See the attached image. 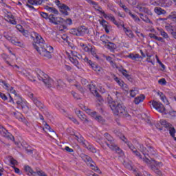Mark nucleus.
I'll return each mask as SVG.
<instances>
[{"label": "nucleus", "mask_w": 176, "mask_h": 176, "mask_svg": "<svg viewBox=\"0 0 176 176\" xmlns=\"http://www.w3.org/2000/svg\"><path fill=\"white\" fill-rule=\"evenodd\" d=\"M160 85H162L163 86H165V85H166L167 81H166V79L164 78H161L158 81Z\"/></svg>", "instance_id": "52"}, {"label": "nucleus", "mask_w": 176, "mask_h": 176, "mask_svg": "<svg viewBox=\"0 0 176 176\" xmlns=\"http://www.w3.org/2000/svg\"><path fill=\"white\" fill-rule=\"evenodd\" d=\"M165 3L166 6H171V5H173V1L170 0H166Z\"/></svg>", "instance_id": "61"}, {"label": "nucleus", "mask_w": 176, "mask_h": 176, "mask_svg": "<svg viewBox=\"0 0 176 176\" xmlns=\"http://www.w3.org/2000/svg\"><path fill=\"white\" fill-rule=\"evenodd\" d=\"M40 16H41V17H43V19H49V14H47V13L46 12H40Z\"/></svg>", "instance_id": "51"}, {"label": "nucleus", "mask_w": 176, "mask_h": 176, "mask_svg": "<svg viewBox=\"0 0 176 176\" xmlns=\"http://www.w3.org/2000/svg\"><path fill=\"white\" fill-rule=\"evenodd\" d=\"M4 19L10 24H16V20H14V16L12 14L11 12H8L4 16Z\"/></svg>", "instance_id": "15"}, {"label": "nucleus", "mask_w": 176, "mask_h": 176, "mask_svg": "<svg viewBox=\"0 0 176 176\" xmlns=\"http://www.w3.org/2000/svg\"><path fill=\"white\" fill-rule=\"evenodd\" d=\"M10 163L12 165V167H14V166H17L18 164L17 161L13 158H10Z\"/></svg>", "instance_id": "49"}, {"label": "nucleus", "mask_w": 176, "mask_h": 176, "mask_svg": "<svg viewBox=\"0 0 176 176\" xmlns=\"http://www.w3.org/2000/svg\"><path fill=\"white\" fill-rule=\"evenodd\" d=\"M102 13V16H103V17H104V19H106V20H110V21H112V23H113V24H115L116 25H118V22H116V20H115V16H112V14H105V12H101Z\"/></svg>", "instance_id": "19"}, {"label": "nucleus", "mask_w": 176, "mask_h": 176, "mask_svg": "<svg viewBox=\"0 0 176 176\" xmlns=\"http://www.w3.org/2000/svg\"><path fill=\"white\" fill-rule=\"evenodd\" d=\"M72 94L73 97L74 98H76V100H78L79 98V95H78V94H76V92L72 91Z\"/></svg>", "instance_id": "57"}, {"label": "nucleus", "mask_w": 176, "mask_h": 176, "mask_svg": "<svg viewBox=\"0 0 176 176\" xmlns=\"http://www.w3.org/2000/svg\"><path fill=\"white\" fill-rule=\"evenodd\" d=\"M120 8H122V9L124 10V12H126V13H129L130 14V16H131V17H133V19H134L135 21H140V18H138L135 15L131 14V12H130V10L126 6H124V4H123V3H122V1H120Z\"/></svg>", "instance_id": "14"}, {"label": "nucleus", "mask_w": 176, "mask_h": 176, "mask_svg": "<svg viewBox=\"0 0 176 176\" xmlns=\"http://www.w3.org/2000/svg\"><path fill=\"white\" fill-rule=\"evenodd\" d=\"M157 30L160 32V34L162 35V36H163V38H168V34H167V33H166V32H164L162 29L157 28Z\"/></svg>", "instance_id": "44"}, {"label": "nucleus", "mask_w": 176, "mask_h": 176, "mask_svg": "<svg viewBox=\"0 0 176 176\" xmlns=\"http://www.w3.org/2000/svg\"><path fill=\"white\" fill-rule=\"evenodd\" d=\"M144 100H145V96L140 95L135 98L134 102L135 104H140V102H142V101H144Z\"/></svg>", "instance_id": "34"}, {"label": "nucleus", "mask_w": 176, "mask_h": 176, "mask_svg": "<svg viewBox=\"0 0 176 176\" xmlns=\"http://www.w3.org/2000/svg\"><path fill=\"white\" fill-rule=\"evenodd\" d=\"M114 80L119 85V86H120V87H122L125 91H129L127 85L124 84L123 80L119 79L118 77H115Z\"/></svg>", "instance_id": "22"}, {"label": "nucleus", "mask_w": 176, "mask_h": 176, "mask_svg": "<svg viewBox=\"0 0 176 176\" xmlns=\"http://www.w3.org/2000/svg\"><path fill=\"white\" fill-rule=\"evenodd\" d=\"M137 94H138V90L134 89H131L130 91L131 97H135V96H137Z\"/></svg>", "instance_id": "45"}, {"label": "nucleus", "mask_w": 176, "mask_h": 176, "mask_svg": "<svg viewBox=\"0 0 176 176\" xmlns=\"http://www.w3.org/2000/svg\"><path fill=\"white\" fill-rule=\"evenodd\" d=\"M154 12L155 13H156V14H158V15L164 14V13H166V11L164 10L159 7H156L154 10Z\"/></svg>", "instance_id": "37"}, {"label": "nucleus", "mask_w": 176, "mask_h": 176, "mask_svg": "<svg viewBox=\"0 0 176 176\" xmlns=\"http://www.w3.org/2000/svg\"><path fill=\"white\" fill-rule=\"evenodd\" d=\"M43 1L44 0H27V6H28L29 8H33L30 5H41L42 4V2H43Z\"/></svg>", "instance_id": "26"}, {"label": "nucleus", "mask_w": 176, "mask_h": 176, "mask_svg": "<svg viewBox=\"0 0 176 176\" xmlns=\"http://www.w3.org/2000/svg\"><path fill=\"white\" fill-rule=\"evenodd\" d=\"M87 2H89V3H92V5H94V8L95 9H96L97 10H100V7H98V6L97 5V3H96L94 1H92L91 0H86Z\"/></svg>", "instance_id": "47"}, {"label": "nucleus", "mask_w": 176, "mask_h": 176, "mask_svg": "<svg viewBox=\"0 0 176 176\" xmlns=\"http://www.w3.org/2000/svg\"><path fill=\"white\" fill-rule=\"evenodd\" d=\"M62 39H63V41H65V42H68V36H67V34H63L61 36Z\"/></svg>", "instance_id": "58"}, {"label": "nucleus", "mask_w": 176, "mask_h": 176, "mask_svg": "<svg viewBox=\"0 0 176 176\" xmlns=\"http://www.w3.org/2000/svg\"><path fill=\"white\" fill-rule=\"evenodd\" d=\"M169 133L171 135V137H173L175 140V141H176V138L174 136L175 134V129H174V127H173V126L170 124V127L169 128Z\"/></svg>", "instance_id": "40"}, {"label": "nucleus", "mask_w": 176, "mask_h": 176, "mask_svg": "<svg viewBox=\"0 0 176 176\" xmlns=\"http://www.w3.org/2000/svg\"><path fill=\"white\" fill-rule=\"evenodd\" d=\"M108 37L105 35L100 36V41L102 42L103 45L105 46L108 43Z\"/></svg>", "instance_id": "41"}, {"label": "nucleus", "mask_w": 176, "mask_h": 176, "mask_svg": "<svg viewBox=\"0 0 176 176\" xmlns=\"http://www.w3.org/2000/svg\"><path fill=\"white\" fill-rule=\"evenodd\" d=\"M138 9L140 12H143L144 13H146L149 16H152V12L149 10L148 8H145L144 5L140 4L138 6Z\"/></svg>", "instance_id": "24"}, {"label": "nucleus", "mask_w": 176, "mask_h": 176, "mask_svg": "<svg viewBox=\"0 0 176 176\" xmlns=\"http://www.w3.org/2000/svg\"><path fill=\"white\" fill-rule=\"evenodd\" d=\"M69 32L72 35H74V36H83L89 32V30L85 26H79L77 28L71 29Z\"/></svg>", "instance_id": "6"}, {"label": "nucleus", "mask_w": 176, "mask_h": 176, "mask_svg": "<svg viewBox=\"0 0 176 176\" xmlns=\"http://www.w3.org/2000/svg\"><path fill=\"white\" fill-rule=\"evenodd\" d=\"M76 56H78V53H76L75 51H71V53L69 54V59L72 64H74L77 68H79V62L78 61V59H76Z\"/></svg>", "instance_id": "10"}, {"label": "nucleus", "mask_w": 176, "mask_h": 176, "mask_svg": "<svg viewBox=\"0 0 176 176\" xmlns=\"http://www.w3.org/2000/svg\"><path fill=\"white\" fill-rule=\"evenodd\" d=\"M29 97H30L32 100H33L34 103L38 107V108H39L40 109H42V108H43V104H42L41 101H39L36 98H35V96H34V94H30Z\"/></svg>", "instance_id": "21"}, {"label": "nucleus", "mask_w": 176, "mask_h": 176, "mask_svg": "<svg viewBox=\"0 0 176 176\" xmlns=\"http://www.w3.org/2000/svg\"><path fill=\"white\" fill-rule=\"evenodd\" d=\"M16 30H18L19 32H21L25 36H28V31L24 30V28H23V26L21 25H16Z\"/></svg>", "instance_id": "33"}, {"label": "nucleus", "mask_w": 176, "mask_h": 176, "mask_svg": "<svg viewBox=\"0 0 176 176\" xmlns=\"http://www.w3.org/2000/svg\"><path fill=\"white\" fill-rule=\"evenodd\" d=\"M91 93L94 94V96H96V97H98V92H97V89L96 88V86H94L93 84L89 85L88 88Z\"/></svg>", "instance_id": "30"}, {"label": "nucleus", "mask_w": 176, "mask_h": 176, "mask_svg": "<svg viewBox=\"0 0 176 176\" xmlns=\"http://www.w3.org/2000/svg\"><path fill=\"white\" fill-rule=\"evenodd\" d=\"M17 71L21 72L24 76L28 78L32 82H35L37 76L38 80H43L47 87H50V86L53 85V80L49 78L46 74L43 73V72L39 69H36L34 72H32V73H28L27 72V70L22 69H19Z\"/></svg>", "instance_id": "2"}, {"label": "nucleus", "mask_w": 176, "mask_h": 176, "mask_svg": "<svg viewBox=\"0 0 176 176\" xmlns=\"http://www.w3.org/2000/svg\"><path fill=\"white\" fill-rule=\"evenodd\" d=\"M80 108H81V109H82V111H85L86 113H87L92 118H94V119H96V120H97L98 122H100V123L104 122L102 117H101L100 116H97V113H96V111H91L90 109H88L87 107H86L83 104L80 105Z\"/></svg>", "instance_id": "8"}, {"label": "nucleus", "mask_w": 176, "mask_h": 176, "mask_svg": "<svg viewBox=\"0 0 176 176\" xmlns=\"http://www.w3.org/2000/svg\"><path fill=\"white\" fill-rule=\"evenodd\" d=\"M140 148L143 155H144V156L146 153H151V155H155L153 148L152 147H148V148H146L144 147V146H142Z\"/></svg>", "instance_id": "25"}, {"label": "nucleus", "mask_w": 176, "mask_h": 176, "mask_svg": "<svg viewBox=\"0 0 176 176\" xmlns=\"http://www.w3.org/2000/svg\"><path fill=\"white\" fill-rule=\"evenodd\" d=\"M0 98H1L2 100H3L4 101H6V100H8V97H6V96L1 92H0Z\"/></svg>", "instance_id": "55"}, {"label": "nucleus", "mask_w": 176, "mask_h": 176, "mask_svg": "<svg viewBox=\"0 0 176 176\" xmlns=\"http://www.w3.org/2000/svg\"><path fill=\"white\" fill-rule=\"evenodd\" d=\"M118 71L122 74L125 78H127V79L130 78V75L127 74V71L126 69H123L122 67H120L118 69Z\"/></svg>", "instance_id": "38"}, {"label": "nucleus", "mask_w": 176, "mask_h": 176, "mask_svg": "<svg viewBox=\"0 0 176 176\" xmlns=\"http://www.w3.org/2000/svg\"><path fill=\"white\" fill-rule=\"evenodd\" d=\"M14 168V170L16 174H20V169L19 168H16L15 166H12Z\"/></svg>", "instance_id": "63"}, {"label": "nucleus", "mask_w": 176, "mask_h": 176, "mask_svg": "<svg viewBox=\"0 0 176 176\" xmlns=\"http://www.w3.org/2000/svg\"><path fill=\"white\" fill-rule=\"evenodd\" d=\"M14 98L19 108H21L25 113H28L30 111V107H28L25 100L23 99L21 97L17 95H14Z\"/></svg>", "instance_id": "4"}, {"label": "nucleus", "mask_w": 176, "mask_h": 176, "mask_svg": "<svg viewBox=\"0 0 176 176\" xmlns=\"http://www.w3.org/2000/svg\"><path fill=\"white\" fill-rule=\"evenodd\" d=\"M161 124L162 126H164L165 127H168V124L167 123V122H166V120H161Z\"/></svg>", "instance_id": "59"}, {"label": "nucleus", "mask_w": 176, "mask_h": 176, "mask_svg": "<svg viewBox=\"0 0 176 176\" xmlns=\"http://www.w3.org/2000/svg\"><path fill=\"white\" fill-rule=\"evenodd\" d=\"M121 27H122L123 31L125 35L128 36V38H134V33H133V31H131V30H130L129 28H126V26H124V24L121 25Z\"/></svg>", "instance_id": "17"}, {"label": "nucleus", "mask_w": 176, "mask_h": 176, "mask_svg": "<svg viewBox=\"0 0 176 176\" xmlns=\"http://www.w3.org/2000/svg\"><path fill=\"white\" fill-rule=\"evenodd\" d=\"M1 83L6 90H8L10 93L14 94V96H17V94H16V90H14L13 87H10L9 84L5 82L4 81H1Z\"/></svg>", "instance_id": "18"}, {"label": "nucleus", "mask_w": 176, "mask_h": 176, "mask_svg": "<svg viewBox=\"0 0 176 176\" xmlns=\"http://www.w3.org/2000/svg\"><path fill=\"white\" fill-rule=\"evenodd\" d=\"M76 113L77 116L79 118V119H80V120H82V122H83V123H85V124L89 123V120L87 119V117H86V115L82 113L80 110L76 109Z\"/></svg>", "instance_id": "16"}, {"label": "nucleus", "mask_w": 176, "mask_h": 176, "mask_svg": "<svg viewBox=\"0 0 176 176\" xmlns=\"http://www.w3.org/2000/svg\"><path fill=\"white\" fill-rule=\"evenodd\" d=\"M107 145L111 149L112 151H115V152H117V153H120L122 152V150L119 148L116 145H115V143L112 142V139L108 140L107 142H106Z\"/></svg>", "instance_id": "13"}, {"label": "nucleus", "mask_w": 176, "mask_h": 176, "mask_svg": "<svg viewBox=\"0 0 176 176\" xmlns=\"http://www.w3.org/2000/svg\"><path fill=\"white\" fill-rule=\"evenodd\" d=\"M89 53H91L94 57L98 58V57H97V53L96 52V50L94 48L92 47L91 51H89Z\"/></svg>", "instance_id": "50"}, {"label": "nucleus", "mask_w": 176, "mask_h": 176, "mask_svg": "<svg viewBox=\"0 0 176 176\" xmlns=\"http://www.w3.org/2000/svg\"><path fill=\"white\" fill-rule=\"evenodd\" d=\"M104 46L105 47H107V49H109V50H111V52H113L116 49V45L109 41Z\"/></svg>", "instance_id": "31"}, {"label": "nucleus", "mask_w": 176, "mask_h": 176, "mask_svg": "<svg viewBox=\"0 0 176 176\" xmlns=\"http://www.w3.org/2000/svg\"><path fill=\"white\" fill-rule=\"evenodd\" d=\"M150 3L153 6H162L163 5L162 0H151Z\"/></svg>", "instance_id": "35"}, {"label": "nucleus", "mask_w": 176, "mask_h": 176, "mask_svg": "<svg viewBox=\"0 0 176 176\" xmlns=\"http://www.w3.org/2000/svg\"><path fill=\"white\" fill-rule=\"evenodd\" d=\"M148 36L153 39H156L157 36L155 34H149Z\"/></svg>", "instance_id": "64"}, {"label": "nucleus", "mask_w": 176, "mask_h": 176, "mask_svg": "<svg viewBox=\"0 0 176 176\" xmlns=\"http://www.w3.org/2000/svg\"><path fill=\"white\" fill-rule=\"evenodd\" d=\"M49 20L50 23H53L54 24H64L65 21L64 19L61 17H56L53 14H50L49 16Z\"/></svg>", "instance_id": "11"}, {"label": "nucleus", "mask_w": 176, "mask_h": 176, "mask_svg": "<svg viewBox=\"0 0 176 176\" xmlns=\"http://www.w3.org/2000/svg\"><path fill=\"white\" fill-rule=\"evenodd\" d=\"M128 3H129V5H135L137 2L134 0H128Z\"/></svg>", "instance_id": "62"}, {"label": "nucleus", "mask_w": 176, "mask_h": 176, "mask_svg": "<svg viewBox=\"0 0 176 176\" xmlns=\"http://www.w3.org/2000/svg\"><path fill=\"white\" fill-rule=\"evenodd\" d=\"M109 105L114 115H118L119 116L126 118V119H130V114L127 113L126 107H124L120 102L118 101L109 100Z\"/></svg>", "instance_id": "3"}, {"label": "nucleus", "mask_w": 176, "mask_h": 176, "mask_svg": "<svg viewBox=\"0 0 176 176\" xmlns=\"http://www.w3.org/2000/svg\"><path fill=\"white\" fill-rule=\"evenodd\" d=\"M59 8L61 13H63V14H65V16H67L68 12H69V8H68V6H67L65 4H60Z\"/></svg>", "instance_id": "28"}, {"label": "nucleus", "mask_w": 176, "mask_h": 176, "mask_svg": "<svg viewBox=\"0 0 176 176\" xmlns=\"http://www.w3.org/2000/svg\"><path fill=\"white\" fill-rule=\"evenodd\" d=\"M141 19H143L144 21H146V23H151L149 19H148L146 16H144V15H142Z\"/></svg>", "instance_id": "56"}, {"label": "nucleus", "mask_w": 176, "mask_h": 176, "mask_svg": "<svg viewBox=\"0 0 176 176\" xmlns=\"http://www.w3.org/2000/svg\"><path fill=\"white\" fill-rule=\"evenodd\" d=\"M157 94L160 97V100H162L164 104H166V105L170 104V102H168V100H167V98L166 97V95L164 94H163L162 92L158 91Z\"/></svg>", "instance_id": "27"}, {"label": "nucleus", "mask_w": 176, "mask_h": 176, "mask_svg": "<svg viewBox=\"0 0 176 176\" xmlns=\"http://www.w3.org/2000/svg\"><path fill=\"white\" fill-rule=\"evenodd\" d=\"M84 160L85 162V163H87V166H89V167L92 169V170H97V168H96L94 165H93V160H91V158L89 156H85L84 157Z\"/></svg>", "instance_id": "23"}, {"label": "nucleus", "mask_w": 176, "mask_h": 176, "mask_svg": "<svg viewBox=\"0 0 176 176\" xmlns=\"http://www.w3.org/2000/svg\"><path fill=\"white\" fill-rule=\"evenodd\" d=\"M46 10H47V12H50V13H54V14H58V11L53 8V7H45Z\"/></svg>", "instance_id": "36"}, {"label": "nucleus", "mask_w": 176, "mask_h": 176, "mask_svg": "<svg viewBox=\"0 0 176 176\" xmlns=\"http://www.w3.org/2000/svg\"><path fill=\"white\" fill-rule=\"evenodd\" d=\"M111 67H113V68H116V69H118L119 70V68H120V67H119L118 66V65L116 64V63H115V62H113V61H111Z\"/></svg>", "instance_id": "54"}, {"label": "nucleus", "mask_w": 176, "mask_h": 176, "mask_svg": "<svg viewBox=\"0 0 176 176\" xmlns=\"http://www.w3.org/2000/svg\"><path fill=\"white\" fill-rule=\"evenodd\" d=\"M34 39V43L33 44L34 49L42 56V57H45V58H52V54L53 53V47L52 46L45 47L43 46V43H45V40L42 38V36L39 35L36 32H33L32 34Z\"/></svg>", "instance_id": "1"}, {"label": "nucleus", "mask_w": 176, "mask_h": 176, "mask_svg": "<svg viewBox=\"0 0 176 176\" xmlns=\"http://www.w3.org/2000/svg\"><path fill=\"white\" fill-rule=\"evenodd\" d=\"M75 135V139L77 140V141L80 143L83 142V138L78 136V135Z\"/></svg>", "instance_id": "53"}, {"label": "nucleus", "mask_w": 176, "mask_h": 176, "mask_svg": "<svg viewBox=\"0 0 176 176\" xmlns=\"http://www.w3.org/2000/svg\"><path fill=\"white\" fill-rule=\"evenodd\" d=\"M81 83H82V85L84 86V87H85V89H86V85H87V89H88V87H89V82H87V80H86V79H82V80H81Z\"/></svg>", "instance_id": "48"}, {"label": "nucleus", "mask_w": 176, "mask_h": 176, "mask_svg": "<svg viewBox=\"0 0 176 176\" xmlns=\"http://www.w3.org/2000/svg\"><path fill=\"white\" fill-rule=\"evenodd\" d=\"M80 46L82 47V49L83 50L84 52H87V53H89V54H90V51L93 48V47H91V45H86L83 43H80Z\"/></svg>", "instance_id": "32"}, {"label": "nucleus", "mask_w": 176, "mask_h": 176, "mask_svg": "<svg viewBox=\"0 0 176 176\" xmlns=\"http://www.w3.org/2000/svg\"><path fill=\"white\" fill-rule=\"evenodd\" d=\"M166 30L168 31V32H170V34H173L174 32V26L171 25H167L166 26Z\"/></svg>", "instance_id": "43"}, {"label": "nucleus", "mask_w": 176, "mask_h": 176, "mask_svg": "<svg viewBox=\"0 0 176 176\" xmlns=\"http://www.w3.org/2000/svg\"><path fill=\"white\" fill-rule=\"evenodd\" d=\"M129 58L131 60H137V58H140V54H130L129 55L126 56Z\"/></svg>", "instance_id": "39"}, {"label": "nucleus", "mask_w": 176, "mask_h": 176, "mask_svg": "<svg viewBox=\"0 0 176 176\" xmlns=\"http://www.w3.org/2000/svg\"><path fill=\"white\" fill-rule=\"evenodd\" d=\"M168 19L173 20V21H176V12H172Z\"/></svg>", "instance_id": "42"}, {"label": "nucleus", "mask_w": 176, "mask_h": 176, "mask_svg": "<svg viewBox=\"0 0 176 176\" xmlns=\"http://www.w3.org/2000/svg\"><path fill=\"white\" fill-rule=\"evenodd\" d=\"M143 160L145 162V163H147V164H151V166H151V169L155 173V174H157V175H162V171H160V170L158 168H156V167H162L163 166L162 162H157L153 160L151 161L148 158H144Z\"/></svg>", "instance_id": "7"}, {"label": "nucleus", "mask_w": 176, "mask_h": 176, "mask_svg": "<svg viewBox=\"0 0 176 176\" xmlns=\"http://www.w3.org/2000/svg\"><path fill=\"white\" fill-rule=\"evenodd\" d=\"M85 63H87V64H89L91 67L93 68L96 72H101L102 71V68H101L100 66H97V65L93 63L91 60H89V58L85 57L84 59Z\"/></svg>", "instance_id": "12"}, {"label": "nucleus", "mask_w": 176, "mask_h": 176, "mask_svg": "<svg viewBox=\"0 0 176 176\" xmlns=\"http://www.w3.org/2000/svg\"><path fill=\"white\" fill-rule=\"evenodd\" d=\"M0 133L2 135H5V134L8 133V130H6L2 125H0Z\"/></svg>", "instance_id": "46"}, {"label": "nucleus", "mask_w": 176, "mask_h": 176, "mask_svg": "<svg viewBox=\"0 0 176 176\" xmlns=\"http://www.w3.org/2000/svg\"><path fill=\"white\" fill-rule=\"evenodd\" d=\"M65 149L67 152H69V153H72V152H74V150L69 148V146H66Z\"/></svg>", "instance_id": "60"}, {"label": "nucleus", "mask_w": 176, "mask_h": 176, "mask_svg": "<svg viewBox=\"0 0 176 176\" xmlns=\"http://www.w3.org/2000/svg\"><path fill=\"white\" fill-rule=\"evenodd\" d=\"M4 38L8 41H10L12 45L15 46H19V47H24V43L23 41L19 40L17 38L14 36H12L10 32H4Z\"/></svg>", "instance_id": "5"}, {"label": "nucleus", "mask_w": 176, "mask_h": 176, "mask_svg": "<svg viewBox=\"0 0 176 176\" xmlns=\"http://www.w3.org/2000/svg\"><path fill=\"white\" fill-rule=\"evenodd\" d=\"M99 23L100 25H102L104 29L105 32H107V34H109V30H111V26L108 25V22L104 19H102L99 20Z\"/></svg>", "instance_id": "20"}, {"label": "nucleus", "mask_w": 176, "mask_h": 176, "mask_svg": "<svg viewBox=\"0 0 176 176\" xmlns=\"http://www.w3.org/2000/svg\"><path fill=\"white\" fill-rule=\"evenodd\" d=\"M151 104L156 111H158V112H160L161 113H166V108H164V105H163L162 102L153 100L151 102Z\"/></svg>", "instance_id": "9"}, {"label": "nucleus", "mask_w": 176, "mask_h": 176, "mask_svg": "<svg viewBox=\"0 0 176 176\" xmlns=\"http://www.w3.org/2000/svg\"><path fill=\"white\" fill-rule=\"evenodd\" d=\"M126 144L129 146V148H130V149L131 151H133V153H135V155L136 156H138V157H139V159H142V157H141V155L140 154V153L138 151L134 150L135 148H134V146H133V144L131 143L128 142H126Z\"/></svg>", "instance_id": "29"}]
</instances>
